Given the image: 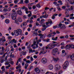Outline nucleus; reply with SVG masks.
Masks as SVG:
<instances>
[{"instance_id":"nucleus-24","label":"nucleus","mask_w":74,"mask_h":74,"mask_svg":"<svg viewBox=\"0 0 74 74\" xmlns=\"http://www.w3.org/2000/svg\"><path fill=\"white\" fill-rule=\"evenodd\" d=\"M49 67L50 70H52L53 68V66L52 65H50L49 66Z\"/></svg>"},{"instance_id":"nucleus-14","label":"nucleus","mask_w":74,"mask_h":74,"mask_svg":"<svg viewBox=\"0 0 74 74\" xmlns=\"http://www.w3.org/2000/svg\"><path fill=\"white\" fill-rule=\"evenodd\" d=\"M14 33L16 36H18L19 35V34L16 30H14Z\"/></svg>"},{"instance_id":"nucleus-47","label":"nucleus","mask_w":74,"mask_h":74,"mask_svg":"<svg viewBox=\"0 0 74 74\" xmlns=\"http://www.w3.org/2000/svg\"><path fill=\"white\" fill-rule=\"evenodd\" d=\"M15 23H16V24H17V25H19V22H18V21H15Z\"/></svg>"},{"instance_id":"nucleus-34","label":"nucleus","mask_w":74,"mask_h":74,"mask_svg":"<svg viewBox=\"0 0 74 74\" xmlns=\"http://www.w3.org/2000/svg\"><path fill=\"white\" fill-rule=\"evenodd\" d=\"M36 7L38 8H40L41 6L39 4H38L36 5Z\"/></svg>"},{"instance_id":"nucleus-35","label":"nucleus","mask_w":74,"mask_h":74,"mask_svg":"<svg viewBox=\"0 0 74 74\" xmlns=\"http://www.w3.org/2000/svg\"><path fill=\"white\" fill-rule=\"evenodd\" d=\"M23 0H21L20 1V2L19 3H18V4H23Z\"/></svg>"},{"instance_id":"nucleus-52","label":"nucleus","mask_w":74,"mask_h":74,"mask_svg":"<svg viewBox=\"0 0 74 74\" xmlns=\"http://www.w3.org/2000/svg\"><path fill=\"white\" fill-rule=\"evenodd\" d=\"M46 29V27L43 28L42 29V31H44V30H45Z\"/></svg>"},{"instance_id":"nucleus-58","label":"nucleus","mask_w":74,"mask_h":74,"mask_svg":"<svg viewBox=\"0 0 74 74\" xmlns=\"http://www.w3.org/2000/svg\"><path fill=\"white\" fill-rule=\"evenodd\" d=\"M1 17L3 19H4V16L3 15H1Z\"/></svg>"},{"instance_id":"nucleus-39","label":"nucleus","mask_w":74,"mask_h":74,"mask_svg":"<svg viewBox=\"0 0 74 74\" xmlns=\"http://www.w3.org/2000/svg\"><path fill=\"white\" fill-rule=\"evenodd\" d=\"M11 62H6L5 63V65H8V64H9V63H10Z\"/></svg>"},{"instance_id":"nucleus-48","label":"nucleus","mask_w":74,"mask_h":74,"mask_svg":"<svg viewBox=\"0 0 74 74\" xmlns=\"http://www.w3.org/2000/svg\"><path fill=\"white\" fill-rule=\"evenodd\" d=\"M36 6L35 5H34L32 6V8L33 10H35V9H36Z\"/></svg>"},{"instance_id":"nucleus-7","label":"nucleus","mask_w":74,"mask_h":74,"mask_svg":"<svg viewBox=\"0 0 74 74\" xmlns=\"http://www.w3.org/2000/svg\"><path fill=\"white\" fill-rule=\"evenodd\" d=\"M69 66V62L67 61H65L64 63V65H63V69H66L67 68V66Z\"/></svg>"},{"instance_id":"nucleus-51","label":"nucleus","mask_w":74,"mask_h":74,"mask_svg":"<svg viewBox=\"0 0 74 74\" xmlns=\"http://www.w3.org/2000/svg\"><path fill=\"white\" fill-rule=\"evenodd\" d=\"M21 27H22V26L23 27H24V26H25V25H24L23 23L21 25Z\"/></svg>"},{"instance_id":"nucleus-3","label":"nucleus","mask_w":74,"mask_h":74,"mask_svg":"<svg viewBox=\"0 0 74 74\" xmlns=\"http://www.w3.org/2000/svg\"><path fill=\"white\" fill-rule=\"evenodd\" d=\"M54 48L53 46V44H50L49 45H47V46L46 47V49H47L48 48L49 49H52L53 48Z\"/></svg>"},{"instance_id":"nucleus-63","label":"nucleus","mask_w":74,"mask_h":74,"mask_svg":"<svg viewBox=\"0 0 74 74\" xmlns=\"http://www.w3.org/2000/svg\"><path fill=\"white\" fill-rule=\"evenodd\" d=\"M53 4H54L55 5H56V4H57V2L56 1H55L54 2H53Z\"/></svg>"},{"instance_id":"nucleus-23","label":"nucleus","mask_w":74,"mask_h":74,"mask_svg":"<svg viewBox=\"0 0 74 74\" xmlns=\"http://www.w3.org/2000/svg\"><path fill=\"white\" fill-rule=\"evenodd\" d=\"M21 58H19L18 60L17 61V62L16 64V66H18V63H19V62H21Z\"/></svg>"},{"instance_id":"nucleus-53","label":"nucleus","mask_w":74,"mask_h":74,"mask_svg":"<svg viewBox=\"0 0 74 74\" xmlns=\"http://www.w3.org/2000/svg\"><path fill=\"white\" fill-rule=\"evenodd\" d=\"M49 39H47L45 40V41H46V42H49Z\"/></svg>"},{"instance_id":"nucleus-41","label":"nucleus","mask_w":74,"mask_h":74,"mask_svg":"<svg viewBox=\"0 0 74 74\" xmlns=\"http://www.w3.org/2000/svg\"><path fill=\"white\" fill-rule=\"evenodd\" d=\"M26 8V7L25 6H23V7H22L21 8V9H22V10H25V9Z\"/></svg>"},{"instance_id":"nucleus-50","label":"nucleus","mask_w":74,"mask_h":74,"mask_svg":"<svg viewBox=\"0 0 74 74\" xmlns=\"http://www.w3.org/2000/svg\"><path fill=\"white\" fill-rule=\"evenodd\" d=\"M69 38V36L67 35H66L65 36V38Z\"/></svg>"},{"instance_id":"nucleus-16","label":"nucleus","mask_w":74,"mask_h":74,"mask_svg":"<svg viewBox=\"0 0 74 74\" xmlns=\"http://www.w3.org/2000/svg\"><path fill=\"white\" fill-rule=\"evenodd\" d=\"M17 32L19 34V35H21L22 34V30L20 29H18L17 30Z\"/></svg>"},{"instance_id":"nucleus-33","label":"nucleus","mask_w":74,"mask_h":74,"mask_svg":"<svg viewBox=\"0 0 74 74\" xmlns=\"http://www.w3.org/2000/svg\"><path fill=\"white\" fill-rule=\"evenodd\" d=\"M49 21H48L46 23V25H47V26H46V27H49V25H48L49 24Z\"/></svg>"},{"instance_id":"nucleus-21","label":"nucleus","mask_w":74,"mask_h":74,"mask_svg":"<svg viewBox=\"0 0 74 74\" xmlns=\"http://www.w3.org/2000/svg\"><path fill=\"white\" fill-rule=\"evenodd\" d=\"M33 36H37V35H38V34H37V32H35V31L33 32Z\"/></svg>"},{"instance_id":"nucleus-30","label":"nucleus","mask_w":74,"mask_h":74,"mask_svg":"<svg viewBox=\"0 0 74 74\" xmlns=\"http://www.w3.org/2000/svg\"><path fill=\"white\" fill-rule=\"evenodd\" d=\"M14 68H11L10 69V71L9 72V74H12V73H11V70H13Z\"/></svg>"},{"instance_id":"nucleus-6","label":"nucleus","mask_w":74,"mask_h":74,"mask_svg":"<svg viewBox=\"0 0 74 74\" xmlns=\"http://www.w3.org/2000/svg\"><path fill=\"white\" fill-rule=\"evenodd\" d=\"M16 13H12L11 15L12 18V19H13V20H15V19H16Z\"/></svg>"},{"instance_id":"nucleus-31","label":"nucleus","mask_w":74,"mask_h":74,"mask_svg":"<svg viewBox=\"0 0 74 74\" xmlns=\"http://www.w3.org/2000/svg\"><path fill=\"white\" fill-rule=\"evenodd\" d=\"M9 51V48H8V47H6V50H5V51H6V53H8V52Z\"/></svg>"},{"instance_id":"nucleus-36","label":"nucleus","mask_w":74,"mask_h":74,"mask_svg":"<svg viewBox=\"0 0 74 74\" xmlns=\"http://www.w3.org/2000/svg\"><path fill=\"white\" fill-rule=\"evenodd\" d=\"M29 0H25L24 1V2L25 4H28V3H29Z\"/></svg>"},{"instance_id":"nucleus-27","label":"nucleus","mask_w":74,"mask_h":74,"mask_svg":"<svg viewBox=\"0 0 74 74\" xmlns=\"http://www.w3.org/2000/svg\"><path fill=\"white\" fill-rule=\"evenodd\" d=\"M48 15H47L46 14L45 15H43V18H48Z\"/></svg>"},{"instance_id":"nucleus-49","label":"nucleus","mask_w":74,"mask_h":74,"mask_svg":"<svg viewBox=\"0 0 74 74\" xmlns=\"http://www.w3.org/2000/svg\"><path fill=\"white\" fill-rule=\"evenodd\" d=\"M10 58H14V54H11L10 56Z\"/></svg>"},{"instance_id":"nucleus-29","label":"nucleus","mask_w":74,"mask_h":74,"mask_svg":"<svg viewBox=\"0 0 74 74\" xmlns=\"http://www.w3.org/2000/svg\"><path fill=\"white\" fill-rule=\"evenodd\" d=\"M58 39V37H56V38H52L51 39L52 40H53L54 41H56Z\"/></svg>"},{"instance_id":"nucleus-1","label":"nucleus","mask_w":74,"mask_h":74,"mask_svg":"<svg viewBox=\"0 0 74 74\" xmlns=\"http://www.w3.org/2000/svg\"><path fill=\"white\" fill-rule=\"evenodd\" d=\"M59 28L61 30H64L66 29V27L64 24H62L61 22L58 25H56L53 26V29H56V28Z\"/></svg>"},{"instance_id":"nucleus-4","label":"nucleus","mask_w":74,"mask_h":74,"mask_svg":"<svg viewBox=\"0 0 74 74\" xmlns=\"http://www.w3.org/2000/svg\"><path fill=\"white\" fill-rule=\"evenodd\" d=\"M58 51V49L57 48H55L53 49L52 53L54 56H56V52Z\"/></svg>"},{"instance_id":"nucleus-13","label":"nucleus","mask_w":74,"mask_h":74,"mask_svg":"<svg viewBox=\"0 0 74 74\" xmlns=\"http://www.w3.org/2000/svg\"><path fill=\"white\" fill-rule=\"evenodd\" d=\"M30 46H28V47H27V49H29V53H30V52H35V50H32V49H30Z\"/></svg>"},{"instance_id":"nucleus-43","label":"nucleus","mask_w":74,"mask_h":74,"mask_svg":"<svg viewBox=\"0 0 74 74\" xmlns=\"http://www.w3.org/2000/svg\"><path fill=\"white\" fill-rule=\"evenodd\" d=\"M18 69H21V64H19L18 66Z\"/></svg>"},{"instance_id":"nucleus-32","label":"nucleus","mask_w":74,"mask_h":74,"mask_svg":"<svg viewBox=\"0 0 74 74\" xmlns=\"http://www.w3.org/2000/svg\"><path fill=\"white\" fill-rule=\"evenodd\" d=\"M58 3H60V5H62L63 4V3H62V1L61 0H59L58 1Z\"/></svg>"},{"instance_id":"nucleus-46","label":"nucleus","mask_w":74,"mask_h":74,"mask_svg":"<svg viewBox=\"0 0 74 74\" xmlns=\"http://www.w3.org/2000/svg\"><path fill=\"white\" fill-rule=\"evenodd\" d=\"M8 39L9 40H10V39L12 38V37H11V36H8Z\"/></svg>"},{"instance_id":"nucleus-17","label":"nucleus","mask_w":74,"mask_h":74,"mask_svg":"<svg viewBox=\"0 0 74 74\" xmlns=\"http://www.w3.org/2000/svg\"><path fill=\"white\" fill-rule=\"evenodd\" d=\"M45 21L44 19H42L40 21V25H43L44 24V21Z\"/></svg>"},{"instance_id":"nucleus-2","label":"nucleus","mask_w":74,"mask_h":74,"mask_svg":"<svg viewBox=\"0 0 74 74\" xmlns=\"http://www.w3.org/2000/svg\"><path fill=\"white\" fill-rule=\"evenodd\" d=\"M6 41L5 37L4 36H3L2 38H0V44L1 45H3L4 44V42H5Z\"/></svg>"},{"instance_id":"nucleus-57","label":"nucleus","mask_w":74,"mask_h":74,"mask_svg":"<svg viewBox=\"0 0 74 74\" xmlns=\"http://www.w3.org/2000/svg\"><path fill=\"white\" fill-rule=\"evenodd\" d=\"M23 18L24 19H26V18H27V16L26 15H24L23 16Z\"/></svg>"},{"instance_id":"nucleus-64","label":"nucleus","mask_w":74,"mask_h":74,"mask_svg":"<svg viewBox=\"0 0 74 74\" xmlns=\"http://www.w3.org/2000/svg\"><path fill=\"white\" fill-rule=\"evenodd\" d=\"M63 72V71H60V72H59L58 74H62V73Z\"/></svg>"},{"instance_id":"nucleus-22","label":"nucleus","mask_w":74,"mask_h":74,"mask_svg":"<svg viewBox=\"0 0 74 74\" xmlns=\"http://www.w3.org/2000/svg\"><path fill=\"white\" fill-rule=\"evenodd\" d=\"M53 60L55 62H56L57 61L59 60L58 58H54L53 59Z\"/></svg>"},{"instance_id":"nucleus-9","label":"nucleus","mask_w":74,"mask_h":74,"mask_svg":"<svg viewBox=\"0 0 74 74\" xmlns=\"http://www.w3.org/2000/svg\"><path fill=\"white\" fill-rule=\"evenodd\" d=\"M46 47H44L42 49V51H40V53H42V54H45V53H47V51L46 50Z\"/></svg>"},{"instance_id":"nucleus-19","label":"nucleus","mask_w":74,"mask_h":74,"mask_svg":"<svg viewBox=\"0 0 74 74\" xmlns=\"http://www.w3.org/2000/svg\"><path fill=\"white\" fill-rule=\"evenodd\" d=\"M18 21L20 22H21L22 21V18L20 17H19L18 18Z\"/></svg>"},{"instance_id":"nucleus-11","label":"nucleus","mask_w":74,"mask_h":74,"mask_svg":"<svg viewBox=\"0 0 74 74\" xmlns=\"http://www.w3.org/2000/svg\"><path fill=\"white\" fill-rule=\"evenodd\" d=\"M42 62L43 64H45L47 62V60L45 58H43L42 59Z\"/></svg>"},{"instance_id":"nucleus-62","label":"nucleus","mask_w":74,"mask_h":74,"mask_svg":"<svg viewBox=\"0 0 74 74\" xmlns=\"http://www.w3.org/2000/svg\"><path fill=\"white\" fill-rule=\"evenodd\" d=\"M29 22L30 23H33V20H29Z\"/></svg>"},{"instance_id":"nucleus-18","label":"nucleus","mask_w":74,"mask_h":74,"mask_svg":"<svg viewBox=\"0 0 74 74\" xmlns=\"http://www.w3.org/2000/svg\"><path fill=\"white\" fill-rule=\"evenodd\" d=\"M21 53H22L23 55L25 56L26 54V51H23L21 52Z\"/></svg>"},{"instance_id":"nucleus-12","label":"nucleus","mask_w":74,"mask_h":74,"mask_svg":"<svg viewBox=\"0 0 74 74\" xmlns=\"http://www.w3.org/2000/svg\"><path fill=\"white\" fill-rule=\"evenodd\" d=\"M19 9H20V10H17L16 12V13L17 14L21 15L22 14V12L21 11V8H19Z\"/></svg>"},{"instance_id":"nucleus-10","label":"nucleus","mask_w":74,"mask_h":74,"mask_svg":"<svg viewBox=\"0 0 74 74\" xmlns=\"http://www.w3.org/2000/svg\"><path fill=\"white\" fill-rule=\"evenodd\" d=\"M60 69V66L59 64L55 65V69L56 70H59Z\"/></svg>"},{"instance_id":"nucleus-56","label":"nucleus","mask_w":74,"mask_h":74,"mask_svg":"<svg viewBox=\"0 0 74 74\" xmlns=\"http://www.w3.org/2000/svg\"><path fill=\"white\" fill-rule=\"evenodd\" d=\"M34 58H35V59H37V56L34 55Z\"/></svg>"},{"instance_id":"nucleus-44","label":"nucleus","mask_w":74,"mask_h":74,"mask_svg":"<svg viewBox=\"0 0 74 74\" xmlns=\"http://www.w3.org/2000/svg\"><path fill=\"white\" fill-rule=\"evenodd\" d=\"M68 14H69V11L67 10L66 11L65 14L66 15H68Z\"/></svg>"},{"instance_id":"nucleus-54","label":"nucleus","mask_w":74,"mask_h":74,"mask_svg":"<svg viewBox=\"0 0 74 74\" xmlns=\"http://www.w3.org/2000/svg\"><path fill=\"white\" fill-rule=\"evenodd\" d=\"M8 10V9H7V8H6V9L5 8V9H4L3 10V11H8V10Z\"/></svg>"},{"instance_id":"nucleus-45","label":"nucleus","mask_w":74,"mask_h":74,"mask_svg":"<svg viewBox=\"0 0 74 74\" xmlns=\"http://www.w3.org/2000/svg\"><path fill=\"white\" fill-rule=\"evenodd\" d=\"M11 42H12V40H10L9 41L8 44H11Z\"/></svg>"},{"instance_id":"nucleus-60","label":"nucleus","mask_w":74,"mask_h":74,"mask_svg":"<svg viewBox=\"0 0 74 74\" xmlns=\"http://www.w3.org/2000/svg\"><path fill=\"white\" fill-rule=\"evenodd\" d=\"M33 68V66H31L30 68L29 69V71H30L31 70V69H32V68Z\"/></svg>"},{"instance_id":"nucleus-20","label":"nucleus","mask_w":74,"mask_h":74,"mask_svg":"<svg viewBox=\"0 0 74 74\" xmlns=\"http://www.w3.org/2000/svg\"><path fill=\"white\" fill-rule=\"evenodd\" d=\"M70 58L73 60H74V54H73L70 57Z\"/></svg>"},{"instance_id":"nucleus-8","label":"nucleus","mask_w":74,"mask_h":74,"mask_svg":"<svg viewBox=\"0 0 74 74\" xmlns=\"http://www.w3.org/2000/svg\"><path fill=\"white\" fill-rule=\"evenodd\" d=\"M52 42L53 43V47H56V46L57 47H59V46H60V45L56 42L52 41Z\"/></svg>"},{"instance_id":"nucleus-28","label":"nucleus","mask_w":74,"mask_h":74,"mask_svg":"<svg viewBox=\"0 0 74 74\" xmlns=\"http://www.w3.org/2000/svg\"><path fill=\"white\" fill-rule=\"evenodd\" d=\"M4 53V51H3L2 50L0 51V55H3Z\"/></svg>"},{"instance_id":"nucleus-15","label":"nucleus","mask_w":74,"mask_h":74,"mask_svg":"<svg viewBox=\"0 0 74 74\" xmlns=\"http://www.w3.org/2000/svg\"><path fill=\"white\" fill-rule=\"evenodd\" d=\"M34 70L36 71V72L38 73V74H39L40 72V69H39L38 68H35L34 69Z\"/></svg>"},{"instance_id":"nucleus-5","label":"nucleus","mask_w":74,"mask_h":74,"mask_svg":"<svg viewBox=\"0 0 74 74\" xmlns=\"http://www.w3.org/2000/svg\"><path fill=\"white\" fill-rule=\"evenodd\" d=\"M66 48L67 49H69V50H70V48H71V49H74V45L73 44L67 45L66 46Z\"/></svg>"},{"instance_id":"nucleus-25","label":"nucleus","mask_w":74,"mask_h":74,"mask_svg":"<svg viewBox=\"0 0 74 74\" xmlns=\"http://www.w3.org/2000/svg\"><path fill=\"white\" fill-rule=\"evenodd\" d=\"M5 22L6 23H10V21L8 19H6L5 21Z\"/></svg>"},{"instance_id":"nucleus-26","label":"nucleus","mask_w":74,"mask_h":74,"mask_svg":"<svg viewBox=\"0 0 74 74\" xmlns=\"http://www.w3.org/2000/svg\"><path fill=\"white\" fill-rule=\"evenodd\" d=\"M0 62H1V63L4 62V60L3 59V58L2 57L0 58Z\"/></svg>"},{"instance_id":"nucleus-40","label":"nucleus","mask_w":74,"mask_h":74,"mask_svg":"<svg viewBox=\"0 0 74 74\" xmlns=\"http://www.w3.org/2000/svg\"><path fill=\"white\" fill-rule=\"evenodd\" d=\"M26 63H30V61L29 60H27L26 62Z\"/></svg>"},{"instance_id":"nucleus-55","label":"nucleus","mask_w":74,"mask_h":74,"mask_svg":"<svg viewBox=\"0 0 74 74\" xmlns=\"http://www.w3.org/2000/svg\"><path fill=\"white\" fill-rule=\"evenodd\" d=\"M15 39H13V40H12V41L13 42L11 43L12 45L13 44V43L14 42V41H15Z\"/></svg>"},{"instance_id":"nucleus-38","label":"nucleus","mask_w":74,"mask_h":74,"mask_svg":"<svg viewBox=\"0 0 74 74\" xmlns=\"http://www.w3.org/2000/svg\"><path fill=\"white\" fill-rule=\"evenodd\" d=\"M32 13H31L29 14H28L27 16L28 17H30L32 16Z\"/></svg>"},{"instance_id":"nucleus-61","label":"nucleus","mask_w":74,"mask_h":74,"mask_svg":"<svg viewBox=\"0 0 74 74\" xmlns=\"http://www.w3.org/2000/svg\"><path fill=\"white\" fill-rule=\"evenodd\" d=\"M47 36L48 37H51L52 36L50 34H49L47 35Z\"/></svg>"},{"instance_id":"nucleus-59","label":"nucleus","mask_w":74,"mask_h":74,"mask_svg":"<svg viewBox=\"0 0 74 74\" xmlns=\"http://www.w3.org/2000/svg\"><path fill=\"white\" fill-rule=\"evenodd\" d=\"M2 51H4V47H2Z\"/></svg>"},{"instance_id":"nucleus-42","label":"nucleus","mask_w":74,"mask_h":74,"mask_svg":"<svg viewBox=\"0 0 74 74\" xmlns=\"http://www.w3.org/2000/svg\"><path fill=\"white\" fill-rule=\"evenodd\" d=\"M52 19H55V16H54V15H53L52 17H51Z\"/></svg>"},{"instance_id":"nucleus-37","label":"nucleus","mask_w":74,"mask_h":74,"mask_svg":"<svg viewBox=\"0 0 74 74\" xmlns=\"http://www.w3.org/2000/svg\"><path fill=\"white\" fill-rule=\"evenodd\" d=\"M18 0H16L14 1V3L15 4H17L18 3Z\"/></svg>"}]
</instances>
